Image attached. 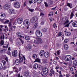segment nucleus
<instances>
[{
  "mask_svg": "<svg viewBox=\"0 0 77 77\" xmlns=\"http://www.w3.org/2000/svg\"><path fill=\"white\" fill-rule=\"evenodd\" d=\"M35 34L38 37H41L42 36V33L39 30L36 31Z\"/></svg>",
  "mask_w": 77,
  "mask_h": 77,
  "instance_id": "f257e3e1",
  "label": "nucleus"
},
{
  "mask_svg": "<svg viewBox=\"0 0 77 77\" xmlns=\"http://www.w3.org/2000/svg\"><path fill=\"white\" fill-rule=\"evenodd\" d=\"M14 6L16 8L20 7V3L18 2H16L14 3Z\"/></svg>",
  "mask_w": 77,
  "mask_h": 77,
  "instance_id": "f03ea898",
  "label": "nucleus"
},
{
  "mask_svg": "<svg viewBox=\"0 0 77 77\" xmlns=\"http://www.w3.org/2000/svg\"><path fill=\"white\" fill-rule=\"evenodd\" d=\"M71 59V56L69 55H67L65 57V60L66 62H68Z\"/></svg>",
  "mask_w": 77,
  "mask_h": 77,
  "instance_id": "7ed1b4c3",
  "label": "nucleus"
},
{
  "mask_svg": "<svg viewBox=\"0 0 77 77\" xmlns=\"http://www.w3.org/2000/svg\"><path fill=\"white\" fill-rule=\"evenodd\" d=\"M6 18V14L4 13H0V19L5 20Z\"/></svg>",
  "mask_w": 77,
  "mask_h": 77,
  "instance_id": "20e7f679",
  "label": "nucleus"
},
{
  "mask_svg": "<svg viewBox=\"0 0 77 77\" xmlns=\"http://www.w3.org/2000/svg\"><path fill=\"white\" fill-rule=\"evenodd\" d=\"M38 20V17H34L32 18L31 19V21L32 23H35V22H36Z\"/></svg>",
  "mask_w": 77,
  "mask_h": 77,
  "instance_id": "39448f33",
  "label": "nucleus"
},
{
  "mask_svg": "<svg viewBox=\"0 0 77 77\" xmlns=\"http://www.w3.org/2000/svg\"><path fill=\"white\" fill-rule=\"evenodd\" d=\"M23 24L26 27L29 26V21L27 20H25L23 22Z\"/></svg>",
  "mask_w": 77,
  "mask_h": 77,
  "instance_id": "423d86ee",
  "label": "nucleus"
},
{
  "mask_svg": "<svg viewBox=\"0 0 77 77\" xmlns=\"http://www.w3.org/2000/svg\"><path fill=\"white\" fill-rule=\"evenodd\" d=\"M8 13L10 15L15 14V11L13 9H9L8 10Z\"/></svg>",
  "mask_w": 77,
  "mask_h": 77,
  "instance_id": "0eeeda50",
  "label": "nucleus"
},
{
  "mask_svg": "<svg viewBox=\"0 0 77 77\" xmlns=\"http://www.w3.org/2000/svg\"><path fill=\"white\" fill-rule=\"evenodd\" d=\"M17 21L18 24H21L22 23H23V19L22 18H20L17 19Z\"/></svg>",
  "mask_w": 77,
  "mask_h": 77,
  "instance_id": "6e6552de",
  "label": "nucleus"
},
{
  "mask_svg": "<svg viewBox=\"0 0 77 77\" xmlns=\"http://www.w3.org/2000/svg\"><path fill=\"white\" fill-rule=\"evenodd\" d=\"M13 56L14 57H17V51H14V52L12 53Z\"/></svg>",
  "mask_w": 77,
  "mask_h": 77,
  "instance_id": "1a4fd4ad",
  "label": "nucleus"
},
{
  "mask_svg": "<svg viewBox=\"0 0 77 77\" xmlns=\"http://www.w3.org/2000/svg\"><path fill=\"white\" fill-rule=\"evenodd\" d=\"M43 73L44 74L46 75L48 73V71L46 68L43 69Z\"/></svg>",
  "mask_w": 77,
  "mask_h": 77,
  "instance_id": "9d476101",
  "label": "nucleus"
},
{
  "mask_svg": "<svg viewBox=\"0 0 77 77\" xmlns=\"http://www.w3.org/2000/svg\"><path fill=\"white\" fill-rule=\"evenodd\" d=\"M11 7V5L9 4H7L5 5L4 7V8L5 9H8Z\"/></svg>",
  "mask_w": 77,
  "mask_h": 77,
  "instance_id": "9b49d317",
  "label": "nucleus"
},
{
  "mask_svg": "<svg viewBox=\"0 0 77 77\" xmlns=\"http://www.w3.org/2000/svg\"><path fill=\"white\" fill-rule=\"evenodd\" d=\"M45 53V52H44V51L42 50L39 53V55L40 56H43L44 55Z\"/></svg>",
  "mask_w": 77,
  "mask_h": 77,
  "instance_id": "f8f14e48",
  "label": "nucleus"
},
{
  "mask_svg": "<svg viewBox=\"0 0 77 77\" xmlns=\"http://www.w3.org/2000/svg\"><path fill=\"white\" fill-rule=\"evenodd\" d=\"M72 25L73 27H77V22H75L72 23Z\"/></svg>",
  "mask_w": 77,
  "mask_h": 77,
  "instance_id": "ddd939ff",
  "label": "nucleus"
},
{
  "mask_svg": "<svg viewBox=\"0 0 77 77\" xmlns=\"http://www.w3.org/2000/svg\"><path fill=\"white\" fill-rule=\"evenodd\" d=\"M44 55L45 57H48L49 56V53L48 52H46L45 53Z\"/></svg>",
  "mask_w": 77,
  "mask_h": 77,
  "instance_id": "4468645a",
  "label": "nucleus"
},
{
  "mask_svg": "<svg viewBox=\"0 0 77 77\" xmlns=\"http://www.w3.org/2000/svg\"><path fill=\"white\" fill-rule=\"evenodd\" d=\"M37 41L38 42V44H41L42 42V40L41 38H37Z\"/></svg>",
  "mask_w": 77,
  "mask_h": 77,
  "instance_id": "2eb2a0df",
  "label": "nucleus"
},
{
  "mask_svg": "<svg viewBox=\"0 0 77 77\" xmlns=\"http://www.w3.org/2000/svg\"><path fill=\"white\" fill-rule=\"evenodd\" d=\"M65 23H64V26L66 25V24H68V23H69V20H68V19L66 18L65 19Z\"/></svg>",
  "mask_w": 77,
  "mask_h": 77,
  "instance_id": "dca6fc26",
  "label": "nucleus"
},
{
  "mask_svg": "<svg viewBox=\"0 0 77 77\" xmlns=\"http://www.w3.org/2000/svg\"><path fill=\"white\" fill-rule=\"evenodd\" d=\"M27 8L29 11H30V12H33L34 9H31L29 7H27Z\"/></svg>",
  "mask_w": 77,
  "mask_h": 77,
  "instance_id": "f3484780",
  "label": "nucleus"
},
{
  "mask_svg": "<svg viewBox=\"0 0 77 77\" xmlns=\"http://www.w3.org/2000/svg\"><path fill=\"white\" fill-rule=\"evenodd\" d=\"M15 63L17 65H19V64L20 63V60L18 59H17L15 61Z\"/></svg>",
  "mask_w": 77,
  "mask_h": 77,
  "instance_id": "a211bd4d",
  "label": "nucleus"
},
{
  "mask_svg": "<svg viewBox=\"0 0 77 77\" xmlns=\"http://www.w3.org/2000/svg\"><path fill=\"white\" fill-rule=\"evenodd\" d=\"M67 6L70 8H72V4L71 3H67Z\"/></svg>",
  "mask_w": 77,
  "mask_h": 77,
  "instance_id": "6ab92c4d",
  "label": "nucleus"
},
{
  "mask_svg": "<svg viewBox=\"0 0 77 77\" xmlns=\"http://www.w3.org/2000/svg\"><path fill=\"white\" fill-rule=\"evenodd\" d=\"M32 46L31 45H28L27 46V48L28 49V50H30V49H32Z\"/></svg>",
  "mask_w": 77,
  "mask_h": 77,
  "instance_id": "aec40b11",
  "label": "nucleus"
},
{
  "mask_svg": "<svg viewBox=\"0 0 77 77\" xmlns=\"http://www.w3.org/2000/svg\"><path fill=\"white\" fill-rule=\"evenodd\" d=\"M62 35V32H59L57 35V37H60V36H61Z\"/></svg>",
  "mask_w": 77,
  "mask_h": 77,
  "instance_id": "412c9836",
  "label": "nucleus"
},
{
  "mask_svg": "<svg viewBox=\"0 0 77 77\" xmlns=\"http://www.w3.org/2000/svg\"><path fill=\"white\" fill-rule=\"evenodd\" d=\"M33 68L35 69H37L38 68V65L37 64H35L33 66Z\"/></svg>",
  "mask_w": 77,
  "mask_h": 77,
  "instance_id": "4be33fe9",
  "label": "nucleus"
},
{
  "mask_svg": "<svg viewBox=\"0 0 77 77\" xmlns=\"http://www.w3.org/2000/svg\"><path fill=\"white\" fill-rule=\"evenodd\" d=\"M73 65L74 66H77V61L74 60L73 62Z\"/></svg>",
  "mask_w": 77,
  "mask_h": 77,
  "instance_id": "5701e85b",
  "label": "nucleus"
},
{
  "mask_svg": "<svg viewBox=\"0 0 77 77\" xmlns=\"http://www.w3.org/2000/svg\"><path fill=\"white\" fill-rule=\"evenodd\" d=\"M29 75V72H26L24 73V75L25 76H27Z\"/></svg>",
  "mask_w": 77,
  "mask_h": 77,
  "instance_id": "b1692460",
  "label": "nucleus"
},
{
  "mask_svg": "<svg viewBox=\"0 0 77 77\" xmlns=\"http://www.w3.org/2000/svg\"><path fill=\"white\" fill-rule=\"evenodd\" d=\"M37 62L40 63L41 62V60L39 58H37L35 59V61H34V62Z\"/></svg>",
  "mask_w": 77,
  "mask_h": 77,
  "instance_id": "393cba45",
  "label": "nucleus"
},
{
  "mask_svg": "<svg viewBox=\"0 0 77 77\" xmlns=\"http://www.w3.org/2000/svg\"><path fill=\"white\" fill-rule=\"evenodd\" d=\"M53 3V2L51 0H49V2H48V4L52 5Z\"/></svg>",
  "mask_w": 77,
  "mask_h": 77,
  "instance_id": "a878e982",
  "label": "nucleus"
},
{
  "mask_svg": "<svg viewBox=\"0 0 77 77\" xmlns=\"http://www.w3.org/2000/svg\"><path fill=\"white\" fill-rule=\"evenodd\" d=\"M38 26V24L37 23H35L34 26V28L36 29V28H37Z\"/></svg>",
  "mask_w": 77,
  "mask_h": 77,
  "instance_id": "bb28decb",
  "label": "nucleus"
},
{
  "mask_svg": "<svg viewBox=\"0 0 77 77\" xmlns=\"http://www.w3.org/2000/svg\"><path fill=\"white\" fill-rule=\"evenodd\" d=\"M64 48L65 50H68V45H64Z\"/></svg>",
  "mask_w": 77,
  "mask_h": 77,
  "instance_id": "cd10ccee",
  "label": "nucleus"
},
{
  "mask_svg": "<svg viewBox=\"0 0 77 77\" xmlns=\"http://www.w3.org/2000/svg\"><path fill=\"white\" fill-rule=\"evenodd\" d=\"M10 20H6L4 23V24H8L9 23V22Z\"/></svg>",
  "mask_w": 77,
  "mask_h": 77,
  "instance_id": "c85d7f7f",
  "label": "nucleus"
},
{
  "mask_svg": "<svg viewBox=\"0 0 77 77\" xmlns=\"http://www.w3.org/2000/svg\"><path fill=\"white\" fill-rule=\"evenodd\" d=\"M25 39L26 40H30V37L29 36H26L25 37Z\"/></svg>",
  "mask_w": 77,
  "mask_h": 77,
  "instance_id": "c756f323",
  "label": "nucleus"
},
{
  "mask_svg": "<svg viewBox=\"0 0 77 77\" xmlns=\"http://www.w3.org/2000/svg\"><path fill=\"white\" fill-rule=\"evenodd\" d=\"M14 31H15V30L12 29V28H10V30H9V31L11 32V34H12V33L13 32H14Z\"/></svg>",
  "mask_w": 77,
  "mask_h": 77,
  "instance_id": "7c9ffc66",
  "label": "nucleus"
},
{
  "mask_svg": "<svg viewBox=\"0 0 77 77\" xmlns=\"http://www.w3.org/2000/svg\"><path fill=\"white\" fill-rule=\"evenodd\" d=\"M34 43L35 44H38V38L36 40H34Z\"/></svg>",
  "mask_w": 77,
  "mask_h": 77,
  "instance_id": "2f4dec72",
  "label": "nucleus"
},
{
  "mask_svg": "<svg viewBox=\"0 0 77 77\" xmlns=\"http://www.w3.org/2000/svg\"><path fill=\"white\" fill-rule=\"evenodd\" d=\"M71 35V32H67L66 33V36H69V35Z\"/></svg>",
  "mask_w": 77,
  "mask_h": 77,
  "instance_id": "473e14b6",
  "label": "nucleus"
},
{
  "mask_svg": "<svg viewBox=\"0 0 77 77\" xmlns=\"http://www.w3.org/2000/svg\"><path fill=\"white\" fill-rule=\"evenodd\" d=\"M20 37H21V34L20 33H19L18 32L17 33V36H18L19 37H20Z\"/></svg>",
  "mask_w": 77,
  "mask_h": 77,
  "instance_id": "72a5a7b5",
  "label": "nucleus"
},
{
  "mask_svg": "<svg viewBox=\"0 0 77 77\" xmlns=\"http://www.w3.org/2000/svg\"><path fill=\"white\" fill-rule=\"evenodd\" d=\"M32 57L34 59H35L36 57H37V55H36V54H33V55L32 56Z\"/></svg>",
  "mask_w": 77,
  "mask_h": 77,
  "instance_id": "f704fd0d",
  "label": "nucleus"
},
{
  "mask_svg": "<svg viewBox=\"0 0 77 77\" xmlns=\"http://www.w3.org/2000/svg\"><path fill=\"white\" fill-rule=\"evenodd\" d=\"M23 58L21 57L20 59L19 62H20V63H21V62H23Z\"/></svg>",
  "mask_w": 77,
  "mask_h": 77,
  "instance_id": "c9c22d12",
  "label": "nucleus"
},
{
  "mask_svg": "<svg viewBox=\"0 0 77 77\" xmlns=\"http://www.w3.org/2000/svg\"><path fill=\"white\" fill-rule=\"evenodd\" d=\"M73 16H74V14L73 13V12H72L71 13V15L70 16V19H72V18L73 17Z\"/></svg>",
  "mask_w": 77,
  "mask_h": 77,
  "instance_id": "e433bc0d",
  "label": "nucleus"
},
{
  "mask_svg": "<svg viewBox=\"0 0 77 77\" xmlns=\"http://www.w3.org/2000/svg\"><path fill=\"white\" fill-rule=\"evenodd\" d=\"M37 1L38 0H32V3H35L36 2H37Z\"/></svg>",
  "mask_w": 77,
  "mask_h": 77,
  "instance_id": "4c0bfd02",
  "label": "nucleus"
},
{
  "mask_svg": "<svg viewBox=\"0 0 77 77\" xmlns=\"http://www.w3.org/2000/svg\"><path fill=\"white\" fill-rule=\"evenodd\" d=\"M44 3L45 6L46 7H48V5L47 4V3L46 2H44Z\"/></svg>",
  "mask_w": 77,
  "mask_h": 77,
  "instance_id": "58836bf2",
  "label": "nucleus"
},
{
  "mask_svg": "<svg viewBox=\"0 0 77 77\" xmlns=\"http://www.w3.org/2000/svg\"><path fill=\"white\" fill-rule=\"evenodd\" d=\"M42 31L43 32H47V29L45 28L42 30Z\"/></svg>",
  "mask_w": 77,
  "mask_h": 77,
  "instance_id": "ea45409f",
  "label": "nucleus"
},
{
  "mask_svg": "<svg viewBox=\"0 0 77 77\" xmlns=\"http://www.w3.org/2000/svg\"><path fill=\"white\" fill-rule=\"evenodd\" d=\"M3 44H4V41L2 40L1 42L0 45H2Z\"/></svg>",
  "mask_w": 77,
  "mask_h": 77,
  "instance_id": "a19ab883",
  "label": "nucleus"
},
{
  "mask_svg": "<svg viewBox=\"0 0 77 77\" xmlns=\"http://www.w3.org/2000/svg\"><path fill=\"white\" fill-rule=\"evenodd\" d=\"M43 0H37V3H41L42 2V1H43Z\"/></svg>",
  "mask_w": 77,
  "mask_h": 77,
  "instance_id": "79ce46f5",
  "label": "nucleus"
},
{
  "mask_svg": "<svg viewBox=\"0 0 77 77\" xmlns=\"http://www.w3.org/2000/svg\"><path fill=\"white\" fill-rule=\"evenodd\" d=\"M2 62L3 63V65H5V64L6 63V61L4 60H2Z\"/></svg>",
  "mask_w": 77,
  "mask_h": 77,
  "instance_id": "37998d69",
  "label": "nucleus"
},
{
  "mask_svg": "<svg viewBox=\"0 0 77 77\" xmlns=\"http://www.w3.org/2000/svg\"><path fill=\"white\" fill-rule=\"evenodd\" d=\"M51 73H52V74H54L55 72H54V71L53 69H51Z\"/></svg>",
  "mask_w": 77,
  "mask_h": 77,
  "instance_id": "c03bdc74",
  "label": "nucleus"
},
{
  "mask_svg": "<svg viewBox=\"0 0 77 77\" xmlns=\"http://www.w3.org/2000/svg\"><path fill=\"white\" fill-rule=\"evenodd\" d=\"M40 17H43V16H44V14L41 12L40 13Z\"/></svg>",
  "mask_w": 77,
  "mask_h": 77,
  "instance_id": "a18cd8bd",
  "label": "nucleus"
},
{
  "mask_svg": "<svg viewBox=\"0 0 77 77\" xmlns=\"http://www.w3.org/2000/svg\"><path fill=\"white\" fill-rule=\"evenodd\" d=\"M1 39H5V35H3V36H1L0 37Z\"/></svg>",
  "mask_w": 77,
  "mask_h": 77,
  "instance_id": "49530a36",
  "label": "nucleus"
},
{
  "mask_svg": "<svg viewBox=\"0 0 77 77\" xmlns=\"http://www.w3.org/2000/svg\"><path fill=\"white\" fill-rule=\"evenodd\" d=\"M60 50H59V51H57V54L58 55H59L60 54Z\"/></svg>",
  "mask_w": 77,
  "mask_h": 77,
  "instance_id": "de8ad7c7",
  "label": "nucleus"
},
{
  "mask_svg": "<svg viewBox=\"0 0 77 77\" xmlns=\"http://www.w3.org/2000/svg\"><path fill=\"white\" fill-rule=\"evenodd\" d=\"M39 68H40V69H44V68H43V66H42L40 65L39 66Z\"/></svg>",
  "mask_w": 77,
  "mask_h": 77,
  "instance_id": "09e8293b",
  "label": "nucleus"
},
{
  "mask_svg": "<svg viewBox=\"0 0 77 77\" xmlns=\"http://www.w3.org/2000/svg\"><path fill=\"white\" fill-rule=\"evenodd\" d=\"M8 24H9L8 26L9 27H12V24L11 23V22H10Z\"/></svg>",
  "mask_w": 77,
  "mask_h": 77,
  "instance_id": "8fccbe9b",
  "label": "nucleus"
},
{
  "mask_svg": "<svg viewBox=\"0 0 77 77\" xmlns=\"http://www.w3.org/2000/svg\"><path fill=\"white\" fill-rule=\"evenodd\" d=\"M40 24L42 26H43L44 24V21H42L40 23Z\"/></svg>",
  "mask_w": 77,
  "mask_h": 77,
  "instance_id": "3c124183",
  "label": "nucleus"
},
{
  "mask_svg": "<svg viewBox=\"0 0 77 77\" xmlns=\"http://www.w3.org/2000/svg\"><path fill=\"white\" fill-rule=\"evenodd\" d=\"M0 53H4L5 52V50L3 49V50H1L0 51Z\"/></svg>",
  "mask_w": 77,
  "mask_h": 77,
  "instance_id": "603ef678",
  "label": "nucleus"
},
{
  "mask_svg": "<svg viewBox=\"0 0 77 77\" xmlns=\"http://www.w3.org/2000/svg\"><path fill=\"white\" fill-rule=\"evenodd\" d=\"M68 42V39H66L64 40V42L65 43H67Z\"/></svg>",
  "mask_w": 77,
  "mask_h": 77,
  "instance_id": "864d4df0",
  "label": "nucleus"
},
{
  "mask_svg": "<svg viewBox=\"0 0 77 77\" xmlns=\"http://www.w3.org/2000/svg\"><path fill=\"white\" fill-rule=\"evenodd\" d=\"M22 56H23V59L24 60V63H25V60H26V58H25L24 57V56H23V54H22Z\"/></svg>",
  "mask_w": 77,
  "mask_h": 77,
  "instance_id": "5fc2aeb1",
  "label": "nucleus"
},
{
  "mask_svg": "<svg viewBox=\"0 0 77 77\" xmlns=\"http://www.w3.org/2000/svg\"><path fill=\"white\" fill-rule=\"evenodd\" d=\"M7 54L8 55H9L10 56H11V53L9 51H8L7 52Z\"/></svg>",
  "mask_w": 77,
  "mask_h": 77,
  "instance_id": "6e6d98bb",
  "label": "nucleus"
},
{
  "mask_svg": "<svg viewBox=\"0 0 77 77\" xmlns=\"http://www.w3.org/2000/svg\"><path fill=\"white\" fill-rule=\"evenodd\" d=\"M3 68V66L1 64H0V69H2Z\"/></svg>",
  "mask_w": 77,
  "mask_h": 77,
  "instance_id": "4d7b16f0",
  "label": "nucleus"
},
{
  "mask_svg": "<svg viewBox=\"0 0 77 77\" xmlns=\"http://www.w3.org/2000/svg\"><path fill=\"white\" fill-rule=\"evenodd\" d=\"M53 15V12H51L49 14V16H51V15Z\"/></svg>",
  "mask_w": 77,
  "mask_h": 77,
  "instance_id": "13d9d810",
  "label": "nucleus"
},
{
  "mask_svg": "<svg viewBox=\"0 0 77 77\" xmlns=\"http://www.w3.org/2000/svg\"><path fill=\"white\" fill-rule=\"evenodd\" d=\"M54 28H56V27H57V26H56V23H54Z\"/></svg>",
  "mask_w": 77,
  "mask_h": 77,
  "instance_id": "bf43d9fd",
  "label": "nucleus"
},
{
  "mask_svg": "<svg viewBox=\"0 0 77 77\" xmlns=\"http://www.w3.org/2000/svg\"><path fill=\"white\" fill-rule=\"evenodd\" d=\"M5 28L6 29L7 31H8V30H9L8 29V27L7 26H5Z\"/></svg>",
  "mask_w": 77,
  "mask_h": 77,
  "instance_id": "052dcab7",
  "label": "nucleus"
},
{
  "mask_svg": "<svg viewBox=\"0 0 77 77\" xmlns=\"http://www.w3.org/2000/svg\"><path fill=\"white\" fill-rule=\"evenodd\" d=\"M19 39H20V41H21L22 43L23 44V43H24V41H23L22 39H21V38H19Z\"/></svg>",
  "mask_w": 77,
  "mask_h": 77,
  "instance_id": "680f3d73",
  "label": "nucleus"
},
{
  "mask_svg": "<svg viewBox=\"0 0 77 77\" xmlns=\"http://www.w3.org/2000/svg\"><path fill=\"white\" fill-rule=\"evenodd\" d=\"M19 57H21V51H20L19 53Z\"/></svg>",
  "mask_w": 77,
  "mask_h": 77,
  "instance_id": "e2e57ef3",
  "label": "nucleus"
},
{
  "mask_svg": "<svg viewBox=\"0 0 77 77\" xmlns=\"http://www.w3.org/2000/svg\"><path fill=\"white\" fill-rule=\"evenodd\" d=\"M5 60H6V61H7V62L8 63V57H6L5 58Z\"/></svg>",
  "mask_w": 77,
  "mask_h": 77,
  "instance_id": "0e129e2a",
  "label": "nucleus"
},
{
  "mask_svg": "<svg viewBox=\"0 0 77 77\" xmlns=\"http://www.w3.org/2000/svg\"><path fill=\"white\" fill-rule=\"evenodd\" d=\"M8 45H7V46H3V48H6L7 49L8 48Z\"/></svg>",
  "mask_w": 77,
  "mask_h": 77,
  "instance_id": "69168bd1",
  "label": "nucleus"
},
{
  "mask_svg": "<svg viewBox=\"0 0 77 77\" xmlns=\"http://www.w3.org/2000/svg\"><path fill=\"white\" fill-rule=\"evenodd\" d=\"M17 77H23V76H21L20 75V74H19L18 75H17Z\"/></svg>",
  "mask_w": 77,
  "mask_h": 77,
  "instance_id": "338daca9",
  "label": "nucleus"
},
{
  "mask_svg": "<svg viewBox=\"0 0 77 77\" xmlns=\"http://www.w3.org/2000/svg\"><path fill=\"white\" fill-rule=\"evenodd\" d=\"M12 27L13 29H16V26H12Z\"/></svg>",
  "mask_w": 77,
  "mask_h": 77,
  "instance_id": "774afa93",
  "label": "nucleus"
}]
</instances>
